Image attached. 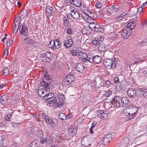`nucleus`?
Listing matches in <instances>:
<instances>
[{
	"label": "nucleus",
	"instance_id": "nucleus-49",
	"mask_svg": "<svg viewBox=\"0 0 147 147\" xmlns=\"http://www.w3.org/2000/svg\"><path fill=\"white\" fill-rule=\"evenodd\" d=\"M97 23L96 21L94 20V22L90 23L88 25V26L89 28L90 29H92L94 26L96 25V24H97Z\"/></svg>",
	"mask_w": 147,
	"mask_h": 147
},
{
	"label": "nucleus",
	"instance_id": "nucleus-54",
	"mask_svg": "<svg viewBox=\"0 0 147 147\" xmlns=\"http://www.w3.org/2000/svg\"><path fill=\"white\" fill-rule=\"evenodd\" d=\"M105 84L108 86H111L113 85V83L111 82L110 81L107 80L105 82Z\"/></svg>",
	"mask_w": 147,
	"mask_h": 147
},
{
	"label": "nucleus",
	"instance_id": "nucleus-63",
	"mask_svg": "<svg viewBox=\"0 0 147 147\" xmlns=\"http://www.w3.org/2000/svg\"><path fill=\"white\" fill-rule=\"evenodd\" d=\"M12 42V40L11 39H9L7 40L6 45L7 46H10V45L11 44Z\"/></svg>",
	"mask_w": 147,
	"mask_h": 147
},
{
	"label": "nucleus",
	"instance_id": "nucleus-16",
	"mask_svg": "<svg viewBox=\"0 0 147 147\" xmlns=\"http://www.w3.org/2000/svg\"><path fill=\"white\" fill-rule=\"evenodd\" d=\"M121 107H126L129 103V101L128 99L126 97H121Z\"/></svg>",
	"mask_w": 147,
	"mask_h": 147
},
{
	"label": "nucleus",
	"instance_id": "nucleus-62",
	"mask_svg": "<svg viewBox=\"0 0 147 147\" xmlns=\"http://www.w3.org/2000/svg\"><path fill=\"white\" fill-rule=\"evenodd\" d=\"M36 144V143H35L34 142H32L30 144L29 147H38Z\"/></svg>",
	"mask_w": 147,
	"mask_h": 147
},
{
	"label": "nucleus",
	"instance_id": "nucleus-27",
	"mask_svg": "<svg viewBox=\"0 0 147 147\" xmlns=\"http://www.w3.org/2000/svg\"><path fill=\"white\" fill-rule=\"evenodd\" d=\"M72 4L77 7H80L82 4L80 0H70Z\"/></svg>",
	"mask_w": 147,
	"mask_h": 147
},
{
	"label": "nucleus",
	"instance_id": "nucleus-56",
	"mask_svg": "<svg viewBox=\"0 0 147 147\" xmlns=\"http://www.w3.org/2000/svg\"><path fill=\"white\" fill-rule=\"evenodd\" d=\"M92 43L95 46H97L98 45H99V43H98V42L97 40L96 39H94L92 40Z\"/></svg>",
	"mask_w": 147,
	"mask_h": 147
},
{
	"label": "nucleus",
	"instance_id": "nucleus-43",
	"mask_svg": "<svg viewBox=\"0 0 147 147\" xmlns=\"http://www.w3.org/2000/svg\"><path fill=\"white\" fill-rule=\"evenodd\" d=\"M136 114L137 113H131V114L130 113H128L127 115H129L128 118L129 120H131L134 118L136 116Z\"/></svg>",
	"mask_w": 147,
	"mask_h": 147
},
{
	"label": "nucleus",
	"instance_id": "nucleus-26",
	"mask_svg": "<svg viewBox=\"0 0 147 147\" xmlns=\"http://www.w3.org/2000/svg\"><path fill=\"white\" fill-rule=\"evenodd\" d=\"M9 141L7 139H3L0 142V146L3 147H6L9 144Z\"/></svg>",
	"mask_w": 147,
	"mask_h": 147
},
{
	"label": "nucleus",
	"instance_id": "nucleus-23",
	"mask_svg": "<svg viewBox=\"0 0 147 147\" xmlns=\"http://www.w3.org/2000/svg\"><path fill=\"white\" fill-rule=\"evenodd\" d=\"M136 23L131 22L128 23L127 26V29L128 31L133 29L135 27Z\"/></svg>",
	"mask_w": 147,
	"mask_h": 147
},
{
	"label": "nucleus",
	"instance_id": "nucleus-19",
	"mask_svg": "<svg viewBox=\"0 0 147 147\" xmlns=\"http://www.w3.org/2000/svg\"><path fill=\"white\" fill-rule=\"evenodd\" d=\"M63 24L64 26L65 27V28L63 27V29L65 30L66 28L67 27L69 26V20L67 16H65L63 17Z\"/></svg>",
	"mask_w": 147,
	"mask_h": 147
},
{
	"label": "nucleus",
	"instance_id": "nucleus-6",
	"mask_svg": "<svg viewBox=\"0 0 147 147\" xmlns=\"http://www.w3.org/2000/svg\"><path fill=\"white\" fill-rule=\"evenodd\" d=\"M89 58V62L90 63H94L98 64L100 63L101 60L100 57L99 55H96L93 56L90 55Z\"/></svg>",
	"mask_w": 147,
	"mask_h": 147
},
{
	"label": "nucleus",
	"instance_id": "nucleus-7",
	"mask_svg": "<svg viewBox=\"0 0 147 147\" xmlns=\"http://www.w3.org/2000/svg\"><path fill=\"white\" fill-rule=\"evenodd\" d=\"M94 87L98 88L104 85V80L102 78L99 77L95 78L94 79Z\"/></svg>",
	"mask_w": 147,
	"mask_h": 147
},
{
	"label": "nucleus",
	"instance_id": "nucleus-35",
	"mask_svg": "<svg viewBox=\"0 0 147 147\" xmlns=\"http://www.w3.org/2000/svg\"><path fill=\"white\" fill-rule=\"evenodd\" d=\"M44 80H43L41 82V86L45 88H49L50 86L49 84H50V83L48 82L46 83Z\"/></svg>",
	"mask_w": 147,
	"mask_h": 147
},
{
	"label": "nucleus",
	"instance_id": "nucleus-58",
	"mask_svg": "<svg viewBox=\"0 0 147 147\" xmlns=\"http://www.w3.org/2000/svg\"><path fill=\"white\" fill-rule=\"evenodd\" d=\"M112 94V92L111 91L108 90L106 91V93L105 94V96L108 97Z\"/></svg>",
	"mask_w": 147,
	"mask_h": 147
},
{
	"label": "nucleus",
	"instance_id": "nucleus-48",
	"mask_svg": "<svg viewBox=\"0 0 147 147\" xmlns=\"http://www.w3.org/2000/svg\"><path fill=\"white\" fill-rule=\"evenodd\" d=\"M146 88H142L136 87V90L137 92H141L143 93L144 91H146Z\"/></svg>",
	"mask_w": 147,
	"mask_h": 147
},
{
	"label": "nucleus",
	"instance_id": "nucleus-2",
	"mask_svg": "<svg viewBox=\"0 0 147 147\" xmlns=\"http://www.w3.org/2000/svg\"><path fill=\"white\" fill-rule=\"evenodd\" d=\"M121 97L116 96L111 100V104L115 108H119L121 105Z\"/></svg>",
	"mask_w": 147,
	"mask_h": 147
},
{
	"label": "nucleus",
	"instance_id": "nucleus-33",
	"mask_svg": "<svg viewBox=\"0 0 147 147\" xmlns=\"http://www.w3.org/2000/svg\"><path fill=\"white\" fill-rule=\"evenodd\" d=\"M54 96V95L53 93H50L48 94L45 95V96H42L45 99H48V101H49V100L53 98Z\"/></svg>",
	"mask_w": 147,
	"mask_h": 147
},
{
	"label": "nucleus",
	"instance_id": "nucleus-38",
	"mask_svg": "<svg viewBox=\"0 0 147 147\" xmlns=\"http://www.w3.org/2000/svg\"><path fill=\"white\" fill-rule=\"evenodd\" d=\"M94 13H92L90 10H89L85 15L90 19H92L94 18Z\"/></svg>",
	"mask_w": 147,
	"mask_h": 147
},
{
	"label": "nucleus",
	"instance_id": "nucleus-3",
	"mask_svg": "<svg viewBox=\"0 0 147 147\" xmlns=\"http://www.w3.org/2000/svg\"><path fill=\"white\" fill-rule=\"evenodd\" d=\"M19 30L20 35L28 36V29L27 26L24 23L21 24L19 28Z\"/></svg>",
	"mask_w": 147,
	"mask_h": 147
},
{
	"label": "nucleus",
	"instance_id": "nucleus-8",
	"mask_svg": "<svg viewBox=\"0 0 147 147\" xmlns=\"http://www.w3.org/2000/svg\"><path fill=\"white\" fill-rule=\"evenodd\" d=\"M57 101V106H61L64 104L63 102L65 100V98L62 94L59 93L57 97H56Z\"/></svg>",
	"mask_w": 147,
	"mask_h": 147
},
{
	"label": "nucleus",
	"instance_id": "nucleus-31",
	"mask_svg": "<svg viewBox=\"0 0 147 147\" xmlns=\"http://www.w3.org/2000/svg\"><path fill=\"white\" fill-rule=\"evenodd\" d=\"M69 134L71 136H73L76 132V128L72 127H70L68 129Z\"/></svg>",
	"mask_w": 147,
	"mask_h": 147
},
{
	"label": "nucleus",
	"instance_id": "nucleus-39",
	"mask_svg": "<svg viewBox=\"0 0 147 147\" xmlns=\"http://www.w3.org/2000/svg\"><path fill=\"white\" fill-rule=\"evenodd\" d=\"M59 117V118L62 120H65L67 119V118H66L67 115L63 113H60Z\"/></svg>",
	"mask_w": 147,
	"mask_h": 147
},
{
	"label": "nucleus",
	"instance_id": "nucleus-10",
	"mask_svg": "<svg viewBox=\"0 0 147 147\" xmlns=\"http://www.w3.org/2000/svg\"><path fill=\"white\" fill-rule=\"evenodd\" d=\"M127 94L129 97L130 98H134L137 95L136 88H129L128 89Z\"/></svg>",
	"mask_w": 147,
	"mask_h": 147
},
{
	"label": "nucleus",
	"instance_id": "nucleus-32",
	"mask_svg": "<svg viewBox=\"0 0 147 147\" xmlns=\"http://www.w3.org/2000/svg\"><path fill=\"white\" fill-rule=\"evenodd\" d=\"M138 107L134 106H132L131 107H129V109H130V112L131 113H137L138 111Z\"/></svg>",
	"mask_w": 147,
	"mask_h": 147
},
{
	"label": "nucleus",
	"instance_id": "nucleus-15",
	"mask_svg": "<svg viewBox=\"0 0 147 147\" xmlns=\"http://www.w3.org/2000/svg\"><path fill=\"white\" fill-rule=\"evenodd\" d=\"M73 43V40L71 39H69L64 42L63 46L65 47V48L68 49L71 47Z\"/></svg>",
	"mask_w": 147,
	"mask_h": 147
},
{
	"label": "nucleus",
	"instance_id": "nucleus-53",
	"mask_svg": "<svg viewBox=\"0 0 147 147\" xmlns=\"http://www.w3.org/2000/svg\"><path fill=\"white\" fill-rule=\"evenodd\" d=\"M49 102H50L51 103H56V106H57V104H58L57 103V98L55 97L54 99L53 100H50V101H49Z\"/></svg>",
	"mask_w": 147,
	"mask_h": 147
},
{
	"label": "nucleus",
	"instance_id": "nucleus-55",
	"mask_svg": "<svg viewBox=\"0 0 147 147\" xmlns=\"http://www.w3.org/2000/svg\"><path fill=\"white\" fill-rule=\"evenodd\" d=\"M43 89H39L38 90V94L39 96H42V95L44 93V91Z\"/></svg>",
	"mask_w": 147,
	"mask_h": 147
},
{
	"label": "nucleus",
	"instance_id": "nucleus-59",
	"mask_svg": "<svg viewBox=\"0 0 147 147\" xmlns=\"http://www.w3.org/2000/svg\"><path fill=\"white\" fill-rule=\"evenodd\" d=\"M20 25V22L16 21L15 23V27L17 28V30H18V28Z\"/></svg>",
	"mask_w": 147,
	"mask_h": 147
},
{
	"label": "nucleus",
	"instance_id": "nucleus-46",
	"mask_svg": "<svg viewBox=\"0 0 147 147\" xmlns=\"http://www.w3.org/2000/svg\"><path fill=\"white\" fill-rule=\"evenodd\" d=\"M66 34L68 35H71L73 33L72 29L71 27H68L67 29Z\"/></svg>",
	"mask_w": 147,
	"mask_h": 147
},
{
	"label": "nucleus",
	"instance_id": "nucleus-5",
	"mask_svg": "<svg viewBox=\"0 0 147 147\" xmlns=\"http://www.w3.org/2000/svg\"><path fill=\"white\" fill-rule=\"evenodd\" d=\"M77 55L80 58L82 59L83 62L85 63L89 62L88 58H90V55L88 56L86 53L78 52V53Z\"/></svg>",
	"mask_w": 147,
	"mask_h": 147
},
{
	"label": "nucleus",
	"instance_id": "nucleus-34",
	"mask_svg": "<svg viewBox=\"0 0 147 147\" xmlns=\"http://www.w3.org/2000/svg\"><path fill=\"white\" fill-rule=\"evenodd\" d=\"M45 56L46 57L50 60H51L53 59V54L50 52L46 51L45 52Z\"/></svg>",
	"mask_w": 147,
	"mask_h": 147
},
{
	"label": "nucleus",
	"instance_id": "nucleus-17",
	"mask_svg": "<svg viewBox=\"0 0 147 147\" xmlns=\"http://www.w3.org/2000/svg\"><path fill=\"white\" fill-rule=\"evenodd\" d=\"M119 6L118 5H114L111 6L108 9V11L110 13L113 12H117L119 9Z\"/></svg>",
	"mask_w": 147,
	"mask_h": 147
},
{
	"label": "nucleus",
	"instance_id": "nucleus-44",
	"mask_svg": "<svg viewBox=\"0 0 147 147\" xmlns=\"http://www.w3.org/2000/svg\"><path fill=\"white\" fill-rule=\"evenodd\" d=\"M143 8L142 7H140L137 10V11L136 13V17H139L140 16L141 14V12L142 11Z\"/></svg>",
	"mask_w": 147,
	"mask_h": 147
},
{
	"label": "nucleus",
	"instance_id": "nucleus-42",
	"mask_svg": "<svg viewBox=\"0 0 147 147\" xmlns=\"http://www.w3.org/2000/svg\"><path fill=\"white\" fill-rule=\"evenodd\" d=\"M147 42V39L146 38H144L140 40L139 42V43L141 45L144 46L146 45V43Z\"/></svg>",
	"mask_w": 147,
	"mask_h": 147
},
{
	"label": "nucleus",
	"instance_id": "nucleus-18",
	"mask_svg": "<svg viewBox=\"0 0 147 147\" xmlns=\"http://www.w3.org/2000/svg\"><path fill=\"white\" fill-rule=\"evenodd\" d=\"M146 91L143 93H139L137 96V99L138 101L141 100V98H143L144 97L147 98V89H146Z\"/></svg>",
	"mask_w": 147,
	"mask_h": 147
},
{
	"label": "nucleus",
	"instance_id": "nucleus-21",
	"mask_svg": "<svg viewBox=\"0 0 147 147\" xmlns=\"http://www.w3.org/2000/svg\"><path fill=\"white\" fill-rule=\"evenodd\" d=\"M127 30H123L121 32V36L124 38L127 39L128 38L130 34V32H128Z\"/></svg>",
	"mask_w": 147,
	"mask_h": 147
},
{
	"label": "nucleus",
	"instance_id": "nucleus-24",
	"mask_svg": "<svg viewBox=\"0 0 147 147\" xmlns=\"http://www.w3.org/2000/svg\"><path fill=\"white\" fill-rule=\"evenodd\" d=\"M79 7L81 11H82L85 14L89 10L88 7L86 6L85 4H82Z\"/></svg>",
	"mask_w": 147,
	"mask_h": 147
},
{
	"label": "nucleus",
	"instance_id": "nucleus-47",
	"mask_svg": "<svg viewBox=\"0 0 147 147\" xmlns=\"http://www.w3.org/2000/svg\"><path fill=\"white\" fill-rule=\"evenodd\" d=\"M42 117L45 120V122L47 123L50 117L47 115H46L44 113H42L41 114Z\"/></svg>",
	"mask_w": 147,
	"mask_h": 147
},
{
	"label": "nucleus",
	"instance_id": "nucleus-51",
	"mask_svg": "<svg viewBox=\"0 0 147 147\" xmlns=\"http://www.w3.org/2000/svg\"><path fill=\"white\" fill-rule=\"evenodd\" d=\"M46 141H47L46 140V138H42L40 140V143L41 144L47 145Z\"/></svg>",
	"mask_w": 147,
	"mask_h": 147
},
{
	"label": "nucleus",
	"instance_id": "nucleus-64",
	"mask_svg": "<svg viewBox=\"0 0 147 147\" xmlns=\"http://www.w3.org/2000/svg\"><path fill=\"white\" fill-rule=\"evenodd\" d=\"M102 113V110H100L98 111L97 113V116L96 117V118H97V117L98 118H101V115L100 113Z\"/></svg>",
	"mask_w": 147,
	"mask_h": 147
},
{
	"label": "nucleus",
	"instance_id": "nucleus-40",
	"mask_svg": "<svg viewBox=\"0 0 147 147\" xmlns=\"http://www.w3.org/2000/svg\"><path fill=\"white\" fill-rule=\"evenodd\" d=\"M47 76L43 78V80H45L46 81L47 80L49 81L48 82V83H50L52 81V79L50 75H49L48 76Z\"/></svg>",
	"mask_w": 147,
	"mask_h": 147
},
{
	"label": "nucleus",
	"instance_id": "nucleus-1",
	"mask_svg": "<svg viewBox=\"0 0 147 147\" xmlns=\"http://www.w3.org/2000/svg\"><path fill=\"white\" fill-rule=\"evenodd\" d=\"M117 63L116 60L114 58L112 59H106L104 60L103 63L106 67H109L112 69H115L116 67V63Z\"/></svg>",
	"mask_w": 147,
	"mask_h": 147
},
{
	"label": "nucleus",
	"instance_id": "nucleus-57",
	"mask_svg": "<svg viewBox=\"0 0 147 147\" xmlns=\"http://www.w3.org/2000/svg\"><path fill=\"white\" fill-rule=\"evenodd\" d=\"M98 32H102L103 31V29L101 27H100V26L98 25V26L96 31Z\"/></svg>",
	"mask_w": 147,
	"mask_h": 147
},
{
	"label": "nucleus",
	"instance_id": "nucleus-50",
	"mask_svg": "<svg viewBox=\"0 0 147 147\" xmlns=\"http://www.w3.org/2000/svg\"><path fill=\"white\" fill-rule=\"evenodd\" d=\"M3 71V75L5 76H7L9 72L8 69L6 67H4Z\"/></svg>",
	"mask_w": 147,
	"mask_h": 147
},
{
	"label": "nucleus",
	"instance_id": "nucleus-25",
	"mask_svg": "<svg viewBox=\"0 0 147 147\" xmlns=\"http://www.w3.org/2000/svg\"><path fill=\"white\" fill-rule=\"evenodd\" d=\"M47 145H50L53 144V137L51 136H48L46 138Z\"/></svg>",
	"mask_w": 147,
	"mask_h": 147
},
{
	"label": "nucleus",
	"instance_id": "nucleus-20",
	"mask_svg": "<svg viewBox=\"0 0 147 147\" xmlns=\"http://www.w3.org/2000/svg\"><path fill=\"white\" fill-rule=\"evenodd\" d=\"M70 14L74 19H78L80 17V14L77 9L76 11H74L73 12L70 13Z\"/></svg>",
	"mask_w": 147,
	"mask_h": 147
},
{
	"label": "nucleus",
	"instance_id": "nucleus-12",
	"mask_svg": "<svg viewBox=\"0 0 147 147\" xmlns=\"http://www.w3.org/2000/svg\"><path fill=\"white\" fill-rule=\"evenodd\" d=\"M112 139L111 134H109L105 135L102 140V144L105 145L109 142Z\"/></svg>",
	"mask_w": 147,
	"mask_h": 147
},
{
	"label": "nucleus",
	"instance_id": "nucleus-14",
	"mask_svg": "<svg viewBox=\"0 0 147 147\" xmlns=\"http://www.w3.org/2000/svg\"><path fill=\"white\" fill-rule=\"evenodd\" d=\"M129 139L127 137H125L122 139L119 144V147H126L128 146L129 143Z\"/></svg>",
	"mask_w": 147,
	"mask_h": 147
},
{
	"label": "nucleus",
	"instance_id": "nucleus-13",
	"mask_svg": "<svg viewBox=\"0 0 147 147\" xmlns=\"http://www.w3.org/2000/svg\"><path fill=\"white\" fill-rule=\"evenodd\" d=\"M83 64H84V63H78L75 66V69L76 70L80 73H83L85 69Z\"/></svg>",
	"mask_w": 147,
	"mask_h": 147
},
{
	"label": "nucleus",
	"instance_id": "nucleus-11",
	"mask_svg": "<svg viewBox=\"0 0 147 147\" xmlns=\"http://www.w3.org/2000/svg\"><path fill=\"white\" fill-rule=\"evenodd\" d=\"M47 123L51 128H53L57 124L58 120L55 118H50Z\"/></svg>",
	"mask_w": 147,
	"mask_h": 147
},
{
	"label": "nucleus",
	"instance_id": "nucleus-9",
	"mask_svg": "<svg viewBox=\"0 0 147 147\" xmlns=\"http://www.w3.org/2000/svg\"><path fill=\"white\" fill-rule=\"evenodd\" d=\"M81 144L84 147L90 146L91 144L90 138L86 136L84 137L81 142Z\"/></svg>",
	"mask_w": 147,
	"mask_h": 147
},
{
	"label": "nucleus",
	"instance_id": "nucleus-41",
	"mask_svg": "<svg viewBox=\"0 0 147 147\" xmlns=\"http://www.w3.org/2000/svg\"><path fill=\"white\" fill-rule=\"evenodd\" d=\"M13 112L11 114H7L5 117V119L7 121H10L11 120V116L12 115Z\"/></svg>",
	"mask_w": 147,
	"mask_h": 147
},
{
	"label": "nucleus",
	"instance_id": "nucleus-45",
	"mask_svg": "<svg viewBox=\"0 0 147 147\" xmlns=\"http://www.w3.org/2000/svg\"><path fill=\"white\" fill-rule=\"evenodd\" d=\"M33 41L32 40L29 38H25L24 40V42L26 43H28V45L29 44L31 45Z\"/></svg>",
	"mask_w": 147,
	"mask_h": 147
},
{
	"label": "nucleus",
	"instance_id": "nucleus-61",
	"mask_svg": "<svg viewBox=\"0 0 147 147\" xmlns=\"http://www.w3.org/2000/svg\"><path fill=\"white\" fill-rule=\"evenodd\" d=\"M104 40V38L103 37H100L97 39V40L99 44H100V43L102 42Z\"/></svg>",
	"mask_w": 147,
	"mask_h": 147
},
{
	"label": "nucleus",
	"instance_id": "nucleus-29",
	"mask_svg": "<svg viewBox=\"0 0 147 147\" xmlns=\"http://www.w3.org/2000/svg\"><path fill=\"white\" fill-rule=\"evenodd\" d=\"M127 15L125 14V13H123L116 17V20L119 21L121 20L122 18L125 19L126 17V16Z\"/></svg>",
	"mask_w": 147,
	"mask_h": 147
},
{
	"label": "nucleus",
	"instance_id": "nucleus-30",
	"mask_svg": "<svg viewBox=\"0 0 147 147\" xmlns=\"http://www.w3.org/2000/svg\"><path fill=\"white\" fill-rule=\"evenodd\" d=\"M98 49L99 51L105 52L106 51L107 49H106L104 45L101 44H99L98 48Z\"/></svg>",
	"mask_w": 147,
	"mask_h": 147
},
{
	"label": "nucleus",
	"instance_id": "nucleus-28",
	"mask_svg": "<svg viewBox=\"0 0 147 147\" xmlns=\"http://www.w3.org/2000/svg\"><path fill=\"white\" fill-rule=\"evenodd\" d=\"M53 10V8L49 6H47L46 8V11L47 13L46 15L47 16V17H49L51 15V11Z\"/></svg>",
	"mask_w": 147,
	"mask_h": 147
},
{
	"label": "nucleus",
	"instance_id": "nucleus-22",
	"mask_svg": "<svg viewBox=\"0 0 147 147\" xmlns=\"http://www.w3.org/2000/svg\"><path fill=\"white\" fill-rule=\"evenodd\" d=\"M8 98L5 95L2 96L0 98L1 104L3 105H6L7 103Z\"/></svg>",
	"mask_w": 147,
	"mask_h": 147
},
{
	"label": "nucleus",
	"instance_id": "nucleus-37",
	"mask_svg": "<svg viewBox=\"0 0 147 147\" xmlns=\"http://www.w3.org/2000/svg\"><path fill=\"white\" fill-rule=\"evenodd\" d=\"M59 40L58 39H56L55 40H52L50 41V43L49 45H50L51 43H52V47H51V46H50L51 48H54V47L55 46V43H57V42H59Z\"/></svg>",
	"mask_w": 147,
	"mask_h": 147
},
{
	"label": "nucleus",
	"instance_id": "nucleus-52",
	"mask_svg": "<svg viewBox=\"0 0 147 147\" xmlns=\"http://www.w3.org/2000/svg\"><path fill=\"white\" fill-rule=\"evenodd\" d=\"M55 46L54 47L55 48L59 49L62 46V44L61 42H57V43H55Z\"/></svg>",
	"mask_w": 147,
	"mask_h": 147
},
{
	"label": "nucleus",
	"instance_id": "nucleus-36",
	"mask_svg": "<svg viewBox=\"0 0 147 147\" xmlns=\"http://www.w3.org/2000/svg\"><path fill=\"white\" fill-rule=\"evenodd\" d=\"M104 113L103 114V119L107 120L111 116L110 113H108L107 111H104Z\"/></svg>",
	"mask_w": 147,
	"mask_h": 147
},
{
	"label": "nucleus",
	"instance_id": "nucleus-60",
	"mask_svg": "<svg viewBox=\"0 0 147 147\" xmlns=\"http://www.w3.org/2000/svg\"><path fill=\"white\" fill-rule=\"evenodd\" d=\"M69 10L70 11V13L73 12L74 11L77 10V9L74 7L73 6H70L69 8Z\"/></svg>",
	"mask_w": 147,
	"mask_h": 147
},
{
	"label": "nucleus",
	"instance_id": "nucleus-4",
	"mask_svg": "<svg viewBox=\"0 0 147 147\" xmlns=\"http://www.w3.org/2000/svg\"><path fill=\"white\" fill-rule=\"evenodd\" d=\"M74 80L75 77L72 74L69 73L63 79V81H64L65 84L69 85L73 82Z\"/></svg>",
	"mask_w": 147,
	"mask_h": 147
}]
</instances>
